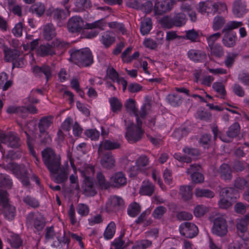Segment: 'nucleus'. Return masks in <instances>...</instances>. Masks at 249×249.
I'll list each match as a JSON object with an SVG mask.
<instances>
[{"label": "nucleus", "instance_id": "0eeeda50", "mask_svg": "<svg viewBox=\"0 0 249 249\" xmlns=\"http://www.w3.org/2000/svg\"><path fill=\"white\" fill-rule=\"evenodd\" d=\"M211 231L213 234L220 237L224 236L227 234L228 224L224 216H217L213 219Z\"/></svg>", "mask_w": 249, "mask_h": 249}, {"label": "nucleus", "instance_id": "f257e3e1", "mask_svg": "<svg viewBox=\"0 0 249 249\" xmlns=\"http://www.w3.org/2000/svg\"><path fill=\"white\" fill-rule=\"evenodd\" d=\"M69 53V60L80 67H89L93 62V55L88 48L76 49L72 48Z\"/></svg>", "mask_w": 249, "mask_h": 249}, {"label": "nucleus", "instance_id": "5fc2aeb1", "mask_svg": "<svg viewBox=\"0 0 249 249\" xmlns=\"http://www.w3.org/2000/svg\"><path fill=\"white\" fill-rule=\"evenodd\" d=\"M106 76L112 82L119 83L120 79L119 77V74L113 68L109 67L107 69Z\"/></svg>", "mask_w": 249, "mask_h": 249}, {"label": "nucleus", "instance_id": "680f3d73", "mask_svg": "<svg viewBox=\"0 0 249 249\" xmlns=\"http://www.w3.org/2000/svg\"><path fill=\"white\" fill-rule=\"evenodd\" d=\"M23 201L28 206L32 208H37L39 205L38 201L35 198L27 196L23 198Z\"/></svg>", "mask_w": 249, "mask_h": 249}, {"label": "nucleus", "instance_id": "aec40b11", "mask_svg": "<svg viewBox=\"0 0 249 249\" xmlns=\"http://www.w3.org/2000/svg\"><path fill=\"white\" fill-rule=\"evenodd\" d=\"M198 11L201 13H207L214 14L216 12L215 2L212 1L200 2L199 4Z\"/></svg>", "mask_w": 249, "mask_h": 249}, {"label": "nucleus", "instance_id": "4d7b16f0", "mask_svg": "<svg viewBox=\"0 0 249 249\" xmlns=\"http://www.w3.org/2000/svg\"><path fill=\"white\" fill-rule=\"evenodd\" d=\"M152 245V242L148 240H141L137 241L132 246V249H146Z\"/></svg>", "mask_w": 249, "mask_h": 249}, {"label": "nucleus", "instance_id": "0e129e2a", "mask_svg": "<svg viewBox=\"0 0 249 249\" xmlns=\"http://www.w3.org/2000/svg\"><path fill=\"white\" fill-rule=\"evenodd\" d=\"M84 134L91 140L96 141L99 138L100 132L96 129H89L85 130Z\"/></svg>", "mask_w": 249, "mask_h": 249}, {"label": "nucleus", "instance_id": "052dcab7", "mask_svg": "<svg viewBox=\"0 0 249 249\" xmlns=\"http://www.w3.org/2000/svg\"><path fill=\"white\" fill-rule=\"evenodd\" d=\"M77 213L81 216H86L89 213V207L83 203H79L76 207Z\"/></svg>", "mask_w": 249, "mask_h": 249}, {"label": "nucleus", "instance_id": "b1692460", "mask_svg": "<svg viewBox=\"0 0 249 249\" xmlns=\"http://www.w3.org/2000/svg\"><path fill=\"white\" fill-rule=\"evenodd\" d=\"M114 187L119 188L124 186L127 182L126 178L123 172L115 173L111 178Z\"/></svg>", "mask_w": 249, "mask_h": 249}, {"label": "nucleus", "instance_id": "603ef678", "mask_svg": "<svg viewBox=\"0 0 249 249\" xmlns=\"http://www.w3.org/2000/svg\"><path fill=\"white\" fill-rule=\"evenodd\" d=\"M183 38L192 42H197L199 39L198 32L195 29L185 31V35Z\"/></svg>", "mask_w": 249, "mask_h": 249}, {"label": "nucleus", "instance_id": "2f4dec72", "mask_svg": "<svg viewBox=\"0 0 249 249\" xmlns=\"http://www.w3.org/2000/svg\"><path fill=\"white\" fill-rule=\"evenodd\" d=\"M59 173L55 177L56 182L61 183L65 181L68 178V175L69 174V167L68 163L66 167L60 166Z\"/></svg>", "mask_w": 249, "mask_h": 249}, {"label": "nucleus", "instance_id": "58836bf2", "mask_svg": "<svg viewBox=\"0 0 249 249\" xmlns=\"http://www.w3.org/2000/svg\"><path fill=\"white\" fill-rule=\"evenodd\" d=\"M8 75L4 72L0 73V89L5 91L12 85L11 80H8Z\"/></svg>", "mask_w": 249, "mask_h": 249}, {"label": "nucleus", "instance_id": "72a5a7b5", "mask_svg": "<svg viewBox=\"0 0 249 249\" xmlns=\"http://www.w3.org/2000/svg\"><path fill=\"white\" fill-rule=\"evenodd\" d=\"M150 213L149 210H145L135 220V223L137 224H143L144 226L150 225L152 222V220L150 218H148Z\"/></svg>", "mask_w": 249, "mask_h": 249}, {"label": "nucleus", "instance_id": "a878e982", "mask_svg": "<svg viewBox=\"0 0 249 249\" xmlns=\"http://www.w3.org/2000/svg\"><path fill=\"white\" fill-rule=\"evenodd\" d=\"M221 197H226L232 202H235L237 199V191L232 187L222 188L220 191Z\"/></svg>", "mask_w": 249, "mask_h": 249}, {"label": "nucleus", "instance_id": "774afa93", "mask_svg": "<svg viewBox=\"0 0 249 249\" xmlns=\"http://www.w3.org/2000/svg\"><path fill=\"white\" fill-rule=\"evenodd\" d=\"M166 209L163 206H159L156 208L153 212L152 216L155 219H160L166 213Z\"/></svg>", "mask_w": 249, "mask_h": 249}, {"label": "nucleus", "instance_id": "2eb2a0df", "mask_svg": "<svg viewBox=\"0 0 249 249\" xmlns=\"http://www.w3.org/2000/svg\"><path fill=\"white\" fill-rule=\"evenodd\" d=\"M199 168V165L195 164H191L190 168L186 171V173L191 175L192 181L196 183H201L204 180L203 175L197 172Z\"/></svg>", "mask_w": 249, "mask_h": 249}, {"label": "nucleus", "instance_id": "f3484780", "mask_svg": "<svg viewBox=\"0 0 249 249\" xmlns=\"http://www.w3.org/2000/svg\"><path fill=\"white\" fill-rule=\"evenodd\" d=\"M188 58L195 62H202L206 58L205 53L201 50L191 49L187 53Z\"/></svg>", "mask_w": 249, "mask_h": 249}, {"label": "nucleus", "instance_id": "6e6552de", "mask_svg": "<svg viewBox=\"0 0 249 249\" xmlns=\"http://www.w3.org/2000/svg\"><path fill=\"white\" fill-rule=\"evenodd\" d=\"M7 167L12 173L19 178L23 185H29V179L27 177V171L21 166L15 163L10 162L7 165Z\"/></svg>", "mask_w": 249, "mask_h": 249}, {"label": "nucleus", "instance_id": "a19ab883", "mask_svg": "<svg viewBox=\"0 0 249 249\" xmlns=\"http://www.w3.org/2000/svg\"><path fill=\"white\" fill-rule=\"evenodd\" d=\"M108 101L111 110L113 112L116 113L121 110L123 107V104L117 97H111L109 98Z\"/></svg>", "mask_w": 249, "mask_h": 249}, {"label": "nucleus", "instance_id": "f704fd0d", "mask_svg": "<svg viewBox=\"0 0 249 249\" xmlns=\"http://www.w3.org/2000/svg\"><path fill=\"white\" fill-rule=\"evenodd\" d=\"M8 241L11 246L14 249H19L23 245V240L17 234L12 233Z\"/></svg>", "mask_w": 249, "mask_h": 249}, {"label": "nucleus", "instance_id": "39448f33", "mask_svg": "<svg viewBox=\"0 0 249 249\" xmlns=\"http://www.w3.org/2000/svg\"><path fill=\"white\" fill-rule=\"evenodd\" d=\"M187 20V18L185 14L182 12H179L175 13L173 17H163L161 22L164 27L171 28L173 26L181 27L186 24Z\"/></svg>", "mask_w": 249, "mask_h": 249}, {"label": "nucleus", "instance_id": "c9c22d12", "mask_svg": "<svg viewBox=\"0 0 249 249\" xmlns=\"http://www.w3.org/2000/svg\"><path fill=\"white\" fill-rule=\"evenodd\" d=\"M116 230V225L114 221L110 222L107 226L103 234L106 240H110L114 236Z\"/></svg>", "mask_w": 249, "mask_h": 249}, {"label": "nucleus", "instance_id": "338daca9", "mask_svg": "<svg viewBox=\"0 0 249 249\" xmlns=\"http://www.w3.org/2000/svg\"><path fill=\"white\" fill-rule=\"evenodd\" d=\"M221 33H216L206 37L209 48L215 45V42L220 37Z\"/></svg>", "mask_w": 249, "mask_h": 249}, {"label": "nucleus", "instance_id": "a211bd4d", "mask_svg": "<svg viewBox=\"0 0 249 249\" xmlns=\"http://www.w3.org/2000/svg\"><path fill=\"white\" fill-rule=\"evenodd\" d=\"M232 11L234 15L240 18L247 13L248 10L246 9L245 3L241 0H237L233 3Z\"/></svg>", "mask_w": 249, "mask_h": 249}, {"label": "nucleus", "instance_id": "6ab92c4d", "mask_svg": "<svg viewBox=\"0 0 249 249\" xmlns=\"http://www.w3.org/2000/svg\"><path fill=\"white\" fill-rule=\"evenodd\" d=\"M154 185L149 180H144L139 190V193L142 196H151L155 191Z\"/></svg>", "mask_w": 249, "mask_h": 249}, {"label": "nucleus", "instance_id": "5701e85b", "mask_svg": "<svg viewBox=\"0 0 249 249\" xmlns=\"http://www.w3.org/2000/svg\"><path fill=\"white\" fill-rule=\"evenodd\" d=\"M83 181L82 188L86 194L91 196L96 195L97 192L93 179H84Z\"/></svg>", "mask_w": 249, "mask_h": 249}, {"label": "nucleus", "instance_id": "3c124183", "mask_svg": "<svg viewBox=\"0 0 249 249\" xmlns=\"http://www.w3.org/2000/svg\"><path fill=\"white\" fill-rule=\"evenodd\" d=\"M240 127L238 123H235L231 125L227 132L228 137L233 138L238 136L239 133Z\"/></svg>", "mask_w": 249, "mask_h": 249}, {"label": "nucleus", "instance_id": "9b49d317", "mask_svg": "<svg viewBox=\"0 0 249 249\" xmlns=\"http://www.w3.org/2000/svg\"><path fill=\"white\" fill-rule=\"evenodd\" d=\"M175 3V0H164L156 2L154 8V12L156 15H161L170 11Z\"/></svg>", "mask_w": 249, "mask_h": 249}, {"label": "nucleus", "instance_id": "412c9836", "mask_svg": "<svg viewBox=\"0 0 249 249\" xmlns=\"http://www.w3.org/2000/svg\"><path fill=\"white\" fill-rule=\"evenodd\" d=\"M4 60L6 62H12L16 60L20 55V51L18 49H12L8 47L3 48Z\"/></svg>", "mask_w": 249, "mask_h": 249}, {"label": "nucleus", "instance_id": "37998d69", "mask_svg": "<svg viewBox=\"0 0 249 249\" xmlns=\"http://www.w3.org/2000/svg\"><path fill=\"white\" fill-rule=\"evenodd\" d=\"M210 53L212 56L217 58H221L224 54V50L220 44H215V45L210 47Z\"/></svg>", "mask_w": 249, "mask_h": 249}, {"label": "nucleus", "instance_id": "79ce46f5", "mask_svg": "<svg viewBox=\"0 0 249 249\" xmlns=\"http://www.w3.org/2000/svg\"><path fill=\"white\" fill-rule=\"evenodd\" d=\"M193 188L190 185H183L180 187L179 194L185 200L190 199L192 197Z\"/></svg>", "mask_w": 249, "mask_h": 249}, {"label": "nucleus", "instance_id": "49530a36", "mask_svg": "<svg viewBox=\"0 0 249 249\" xmlns=\"http://www.w3.org/2000/svg\"><path fill=\"white\" fill-rule=\"evenodd\" d=\"M84 179H92L94 174V168L92 166H86L84 169L79 170Z\"/></svg>", "mask_w": 249, "mask_h": 249}, {"label": "nucleus", "instance_id": "ddd939ff", "mask_svg": "<svg viewBox=\"0 0 249 249\" xmlns=\"http://www.w3.org/2000/svg\"><path fill=\"white\" fill-rule=\"evenodd\" d=\"M53 117L51 115L41 117L39 120L38 129L40 135H48L47 130L53 124Z\"/></svg>", "mask_w": 249, "mask_h": 249}, {"label": "nucleus", "instance_id": "8fccbe9b", "mask_svg": "<svg viewBox=\"0 0 249 249\" xmlns=\"http://www.w3.org/2000/svg\"><path fill=\"white\" fill-rule=\"evenodd\" d=\"M96 178L98 184L101 189H107L110 187V183L106 179L102 173L98 172Z\"/></svg>", "mask_w": 249, "mask_h": 249}, {"label": "nucleus", "instance_id": "cd10ccee", "mask_svg": "<svg viewBox=\"0 0 249 249\" xmlns=\"http://www.w3.org/2000/svg\"><path fill=\"white\" fill-rule=\"evenodd\" d=\"M220 177L225 181L231 180L232 176L230 166L227 164H222L219 167Z\"/></svg>", "mask_w": 249, "mask_h": 249}, {"label": "nucleus", "instance_id": "c756f323", "mask_svg": "<svg viewBox=\"0 0 249 249\" xmlns=\"http://www.w3.org/2000/svg\"><path fill=\"white\" fill-rule=\"evenodd\" d=\"M236 228L238 235L243 238L244 235L248 232V224L242 217L237 219Z\"/></svg>", "mask_w": 249, "mask_h": 249}, {"label": "nucleus", "instance_id": "bb28decb", "mask_svg": "<svg viewBox=\"0 0 249 249\" xmlns=\"http://www.w3.org/2000/svg\"><path fill=\"white\" fill-rule=\"evenodd\" d=\"M56 32L55 28L52 23H47L43 28V35L44 38L47 40H50L56 36Z\"/></svg>", "mask_w": 249, "mask_h": 249}, {"label": "nucleus", "instance_id": "c03bdc74", "mask_svg": "<svg viewBox=\"0 0 249 249\" xmlns=\"http://www.w3.org/2000/svg\"><path fill=\"white\" fill-rule=\"evenodd\" d=\"M213 89L217 93V97L224 99L226 91L224 86L220 82H215L213 85Z\"/></svg>", "mask_w": 249, "mask_h": 249}, {"label": "nucleus", "instance_id": "ea45409f", "mask_svg": "<svg viewBox=\"0 0 249 249\" xmlns=\"http://www.w3.org/2000/svg\"><path fill=\"white\" fill-rule=\"evenodd\" d=\"M141 207L136 202L131 203L127 208V212L129 216L132 217H136L141 212Z\"/></svg>", "mask_w": 249, "mask_h": 249}, {"label": "nucleus", "instance_id": "09e8293b", "mask_svg": "<svg viewBox=\"0 0 249 249\" xmlns=\"http://www.w3.org/2000/svg\"><path fill=\"white\" fill-rule=\"evenodd\" d=\"M66 9L67 12L59 9L54 10L52 13L53 18L59 20L65 18L70 14L69 8L67 7H66Z\"/></svg>", "mask_w": 249, "mask_h": 249}, {"label": "nucleus", "instance_id": "7ed1b4c3", "mask_svg": "<svg viewBox=\"0 0 249 249\" xmlns=\"http://www.w3.org/2000/svg\"><path fill=\"white\" fill-rule=\"evenodd\" d=\"M44 237L46 241L53 240L55 237L56 240L53 241L52 246L59 249L61 248L65 245H66L68 248L70 242V237L66 236L65 232L63 236L61 237L60 232L55 231L53 226L46 228Z\"/></svg>", "mask_w": 249, "mask_h": 249}, {"label": "nucleus", "instance_id": "c85d7f7f", "mask_svg": "<svg viewBox=\"0 0 249 249\" xmlns=\"http://www.w3.org/2000/svg\"><path fill=\"white\" fill-rule=\"evenodd\" d=\"M100 40L106 48H108L114 43L115 38L111 32L106 31L102 34Z\"/></svg>", "mask_w": 249, "mask_h": 249}, {"label": "nucleus", "instance_id": "423d86ee", "mask_svg": "<svg viewBox=\"0 0 249 249\" xmlns=\"http://www.w3.org/2000/svg\"><path fill=\"white\" fill-rule=\"evenodd\" d=\"M142 123L141 120V124H140L137 122L136 125L133 123H131L127 126L125 136L130 143L137 142L142 138L143 135V131L141 128Z\"/></svg>", "mask_w": 249, "mask_h": 249}, {"label": "nucleus", "instance_id": "f8f14e48", "mask_svg": "<svg viewBox=\"0 0 249 249\" xmlns=\"http://www.w3.org/2000/svg\"><path fill=\"white\" fill-rule=\"evenodd\" d=\"M84 26V21L79 17H71L68 21L67 27L71 33L80 32Z\"/></svg>", "mask_w": 249, "mask_h": 249}, {"label": "nucleus", "instance_id": "e2e57ef3", "mask_svg": "<svg viewBox=\"0 0 249 249\" xmlns=\"http://www.w3.org/2000/svg\"><path fill=\"white\" fill-rule=\"evenodd\" d=\"M238 55L236 53H228L226 55L224 61L225 66L228 68H231Z\"/></svg>", "mask_w": 249, "mask_h": 249}, {"label": "nucleus", "instance_id": "6e6d98bb", "mask_svg": "<svg viewBox=\"0 0 249 249\" xmlns=\"http://www.w3.org/2000/svg\"><path fill=\"white\" fill-rule=\"evenodd\" d=\"M241 21H231L228 22L222 30L223 33H228L229 31L236 29L242 25Z\"/></svg>", "mask_w": 249, "mask_h": 249}, {"label": "nucleus", "instance_id": "dca6fc26", "mask_svg": "<svg viewBox=\"0 0 249 249\" xmlns=\"http://www.w3.org/2000/svg\"><path fill=\"white\" fill-rule=\"evenodd\" d=\"M121 144L117 141L105 140L100 142L98 152L100 154L104 150H112L120 148Z\"/></svg>", "mask_w": 249, "mask_h": 249}, {"label": "nucleus", "instance_id": "4c0bfd02", "mask_svg": "<svg viewBox=\"0 0 249 249\" xmlns=\"http://www.w3.org/2000/svg\"><path fill=\"white\" fill-rule=\"evenodd\" d=\"M101 163L103 166L106 168H111L114 166V158L111 153H107L103 157L101 160Z\"/></svg>", "mask_w": 249, "mask_h": 249}, {"label": "nucleus", "instance_id": "393cba45", "mask_svg": "<svg viewBox=\"0 0 249 249\" xmlns=\"http://www.w3.org/2000/svg\"><path fill=\"white\" fill-rule=\"evenodd\" d=\"M33 71L35 74L38 76H40L42 74H44L45 75L46 81H48L52 76L51 68L49 66L47 65H44L42 67L36 66L33 67Z\"/></svg>", "mask_w": 249, "mask_h": 249}, {"label": "nucleus", "instance_id": "20e7f679", "mask_svg": "<svg viewBox=\"0 0 249 249\" xmlns=\"http://www.w3.org/2000/svg\"><path fill=\"white\" fill-rule=\"evenodd\" d=\"M26 225L28 228L37 231H42L46 225L44 216L40 213H30L26 216Z\"/></svg>", "mask_w": 249, "mask_h": 249}, {"label": "nucleus", "instance_id": "bf43d9fd", "mask_svg": "<svg viewBox=\"0 0 249 249\" xmlns=\"http://www.w3.org/2000/svg\"><path fill=\"white\" fill-rule=\"evenodd\" d=\"M225 23V20L222 17H215L213 20V29L216 31L220 29Z\"/></svg>", "mask_w": 249, "mask_h": 249}, {"label": "nucleus", "instance_id": "f03ea898", "mask_svg": "<svg viewBox=\"0 0 249 249\" xmlns=\"http://www.w3.org/2000/svg\"><path fill=\"white\" fill-rule=\"evenodd\" d=\"M42 160L51 173L56 174L61 165V159L54 151L51 148H46L41 152Z\"/></svg>", "mask_w": 249, "mask_h": 249}, {"label": "nucleus", "instance_id": "69168bd1", "mask_svg": "<svg viewBox=\"0 0 249 249\" xmlns=\"http://www.w3.org/2000/svg\"><path fill=\"white\" fill-rule=\"evenodd\" d=\"M0 184L1 186L10 188L12 185V181L8 176L0 174Z\"/></svg>", "mask_w": 249, "mask_h": 249}, {"label": "nucleus", "instance_id": "4468645a", "mask_svg": "<svg viewBox=\"0 0 249 249\" xmlns=\"http://www.w3.org/2000/svg\"><path fill=\"white\" fill-rule=\"evenodd\" d=\"M149 159L145 155H141L139 157L136 161V165L137 166V170L135 171V167H131L130 169V176L132 177L136 176L139 172V171L142 170L143 168H145L149 164Z\"/></svg>", "mask_w": 249, "mask_h": 249}, {"label": "nucleus", "instance_id": "4be33fe9", "mask_svg": "<svg viewBox=\"0 0 249 249\" xmlns=\"http://www.w3.org/2000/svg\"><path fill=\"white\" fill-rule=\"evenodd\" d=\"M126 110L129 113H132L136 118V122L138 124H141V120L139 118L138 110L136 107V101L132 99H128L125 104Z\"/></svg>", "mask_w": 249, "mask_h": 249}, {"label": "nucleus", "instance_id": "7c9ffc66", "mask_svg": "<svg viewBox=\"0 0 249 249\" xmlns=\"http://www.w3.org/2000/svg\"><path fill=\"white\" fill-rule=\"evenodd\" d=\"M37 53L41 56L53 55L55 53L54 48L49 43L40 45Z\"/></svg>", "mask_w": 249, "mask_h": 249}, {"label": "nucleus", "instance_id": "a18cd8bd", "mask_svg": "<svg viewBox=\"0 0 249 249\" xmlns=\"http://www.w3.org/2000/svg\"><path fill=\"white\" fill-rule=\"evenodd\" d=\"M195 195L197 197H205L208 198H213L214 193L208 189L196 188L195 192Z\"/></svg>", "mask_w": 249, "mask_h": 249}, {"label": "nucleus", "instance_id": "9d476101", "mask_svg": "<svg viewBox=\"0 0 249 249\" xmlns=\"http://www.w3.org/2000/svg\"><path fill=\"white\" fill-rule=\"evenodd\" d=\"M179 230L182 235L189 238L194 237L198 232L197 227L195 224L188 222L181 223Z\"/></svg>", "mask_w": 249, "mask_h": 249}, {"label": "nucleus", "instance_id": "864d4df0", "mask_svg": "<svg viewBox=\"0 0 249 249\" xmlns=\"http://www.w3.org/2000/svg\"><path fill=\"white\" fill-rule=\"evenodd\" d=\"M167 99L169 104L173 107L178 106L182 103L181 97L178 94H169L167 97Z\"/></svg>", "mask_w": 249, "mask_h": 249}, {"label": "nucleus", "instance_id": "473e14b6", "mask_svg": "<svg viewBox=\"0 0 249 249\" xmlns=\"http://www.w3.org/2000/svg\"><path fill=\"white\" fill-rule=\"evenodd\" d=\"M236 34L225 33L222 40V43L227 47H233L236 43Z\"/></svg>", "mask_w": 249, "mask_h": 249}, {"label": "nucleus", "instance_id": "1a4fd4ad", "mask_svg": "<svg viewBox=\"0 0 249 249\" xmlns=\"http://www.w3.org/2000/svg\"><path fill=\"white\" fill-rule=\"evenodd\" d=\"M124 199L117 196H111L106 202V210L107 213L117 212L124 209Z\"/></svg>", "mask_w": 249, "mask_h": 249}, {"label": "nucleus", "instance_id": "13d9d810", "mask_svg": "<svg viewBox=\"0 0 249 249\" xmlns=\"http://www.w3.org/2000/svg\"><path fill=\"white\" fill-rule=\"evenodd\" d=\"M31 9L34 13L40 17L44 14L45 10V6L42 3L37 2L32 6Z\"/></svg>", "mask_w": 249, "mask_h": 249}, {"label": "nucleus", "instance_id": "de8ad7c7", "mask_svg": "<svg viewBox=\"0 0 249 249\" xmlns=\"http://www.w3.org/2000/svg\"><path fill=\"white\" fill-rule=\"evenodd\" d=\"M4 209V216L9 220H13L16 215V208L14 206L11 205L3 207Z\"/></svg>", "mask_w": 249, "mask_h": 249}, {"label": "nucleus", "instance_id": "e433bc0d", "mask_svg": "<svg viewBox=\"0 0 249 249\" xmlns=\"http://www.w3.org/2000/svg\"><path fill=\"white\" fill-rule=\"evenodd\" d=\"M152 27L151 19L149 18H145L141 22L140 31L143 36L146 35L150 32Z\"/></svg>", "mask_w": 249, "mask_h": 249}]
</instances>
